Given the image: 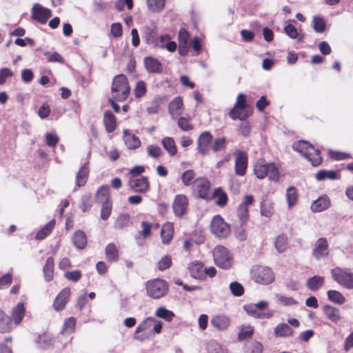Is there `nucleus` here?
<instances>
[{"label":"nucleus","instance_id":"obj_1","mask_svg":"<svg viewBox=\"0 0 353 353\" xmlns=\"http://www.w3.org/2000/svg\"><path fill=\"white\" fill-rule=\"evenodd\" d=\"M162 323L153 317H148L141 321L137 327L134 339L143 342L150 339L155 334L161 333Z\"/></svg>","mask_w":353,"mask_h":353},{"label":"nucleus","instance_id":"obj_2","mask_svg":"<svg viewBox=\"0 0 353 353\" xmlns=\"http://www.w3.org/2000/svg\"><path fill=\"white\" fill-rule=\"evenodd\" d=\"M111 92L114 99L117 101H124L128 99L130 93V86L125 75L119 74L114 77Z\"/></svg>","mask_w":353,"mask_h":353},{"label":"nucleus","instance_id":"obj_3","mask_svg":"<svg viewBox=\"0 0 353 353\" xmlns=\"http://www.w3.org/2000/svg\"><path fill=\"white\" fill-rule=\"evenodd\" d=\"M254 174L258 179H263L268 176L269 180L278 182L280 173L278 168L274 163H265L264 160H259L254 165Z\"/></svg>","mask_w":353,"mask_h":353},{"label":"nucleus","instance_id":"obj_4","mask_svg":"<svg viewBox=\"0 0 353 353\" xmlns=\"http://www.w3.org/2000/svg\"><path fill=\"white\" fill-rule=\"evenodd\" d=\"M214 264L221 269L230 270L234 264V257L230 251L222 245L215 246L212 250Z\"/></svg>","mask_w":353,"mask_h":353},{"label":"nucleus","instance_id":"obj_5","mask_svg":"<svg viewBox=\"0 0 353 353\" xmlns=\"http://www.w3.org/2000/svg\"><path fill=\"white\" fill-rule=\"evenodd\" d=\"M252 114V109L246 101V96L240 93L236 97L234 107L230 110L228 115L232 120H246Z\"/></svg>","mask_w":353,"mask_h":353},{"label":"nucleus","instance_id":"obj_6","mask_svg":"<svg viewBox=\"0 0 353 353\" xmlns=\"http://www.w3.org/2000/svg\"><path fill=\"white\" fill-rule=\"evenodd\" d=\"M145 290L148 296L153 299H159L168 294L169 285L165 280L156 278L145 283Z\"/></svg>","mask_w":353,"mask_h":353},{"label":"nucleus","instance_id":"obj_7","mask_svg":"<svg viewBox=\"0 0 353 353\" xmlns=\"http://www.w3.org/2000/svg\"><path fill=\"white\" fill-rule=\"evenodd\" d=\"M210 188V181L206 177L199 176L193 181L191 194L197 199L211 200Z\"/></svg>","mask_w":353,"mask_h":353},{"label":"nucleus","instance_id":"obj_8","mask_svg":"<svg viewBox=\"0 0 353 353\" xmlns=\"http://www.w3.org/2000/svg\"><path fill=\"white\" fill-rule=\"evenodd\" d=\"M210 229L211 232L219 239H226L231 233L229 223L219 214L214 216L211 220Z\"/></svg>","mask_w":353,"mask_h":353},{"label":"nucleus","instance_id":"obj_9","mask_svg":"<svg viewBox=\"0 0 353 353\" xmlns=\"http://www.w3.org/2000/svg\"><path fill=\"white\" fill-rule=\"evenodd\" d=\"M333 279L344 288L353 290V273L336 267L331 271Z\"/></svg>","mask_w":353,"mask_h":353},{"label":"nucleus","instance_id":"obj_10","mask_svg":"<svg viewBox=\"0 0 353 353\" xmlns=\"http://www.w3.org/2000/svg\"><path fill=\"white\" fill-rule=\"evenodd\" d=\"M254 201L255 199L252 195L246 194L244 196L243 201L238 206L236 215L241 228H243L247 224L250 219L248 207L253 205Z\"/></svg>","mask_w":353,"mask_h":353},{"label":"nucleus","instance_id":"obj_11","mask_svg":"<svg viewBox=\"0 0 353 353\" xmlns=\"http://www.w3.org/2000/svg\"><path fill=\"white\" fill-rule=\"evenodd\" d=\"M252 279L259 284L268 285L274 281V274L268 267L258 266L252 272Z\"/></svg>","mask_w":353,"mask_h":353},{"label":"nucleus","instance_id":"obj_12","mask_svg":"<svg viewBox=\"0 0 353 353\" xmlns=\"http://www.w3.org/2000/svg\"><path fill=\"white\" fill-rule=\"evenodd\" d=\"M234 172L236 175L243 176L247 172L248 165V155L247 152L236 150L234 152Z\"/></svg>","mask_w":353,"mask_h":353},{"label":"nucleus","instance_id":"obj_13","mask_svg":"<svg viewBox=\"0 0 353 353\" xmlns=\"http://www.w3.org/2000/svg\"><path fill=\"white\" fill-rule=\"evenodd\" d=\"M52 16V11L39 3H34L32 8V18L41 24H46Z\"/></svg>","mask_w":353,"mask_h":353},{"label":"nucleus","instance_id":"obj_14","mask_svg":"<svg viewBox=\"0 0 353 353\" xmlns=\"http://www.w3.org/2000/svg\"><path fill=\"white\" fill-rule=\"evenodd\" d=\"M129 187L135 192L145 194L150 188V183L148 177L141 176L137 178H130L128 180Z\"/></svg>","mask_w":353,"mask_h":353},{"label":"nucleus","instance_id":"obj_15","mask_svg":"<svg viewBox=\"0 0 353 353\" xmlns=\"http://www.w3.org/2000/svg\"><path fill=\"white\" fill-rule=\"evenodd\" d=\"M188 205L189 200L186 195L183 194L176 195L172 203V209L175 216L178 217L183 216L186 213Z\"/></svg>","mask_w":353,"mask_h":353},{"label":"nucleus","instance_id":"obj_16","mask_svg":"<svg viewBox=\"0 0 353 353\" xmlns=\"http://www.w3.org/2000/svg\"><path fill=\"white\" fill-rule=\"evenodd\" d=\"M213 136L209 131H204L199 135L197 140V150L201 155L208 154L212 143Z\"/></svg>","mask_w":353,"mask_h":353},{"label":"nucleus","instance_id":"obj_17","mask_svg":"<svg viewBox=\"0 0 353 353\" xmlns=\"http://www.w3.org/2000/svg\"><path fill=\"white\" fill-rule=\"evenodd\" d=\"M312 256L317 260L329 255V244L325 238L321 237L314 244Z\"/></svg>","mask_w":353,"mask_h":353},{"label":"nucleus","instance_id":"obj_18","mask_svg":"<svg viewBox=\"0 0 353 353\" xmlns=\"http://www.w3.org/2000/svg\"><path fill=\"white\" fill-rule=\"evenodd\" d=\"M71 289L66 287L61 290L55 297L53 302V308L57 312L62 311L70 301Z\"/></svg>","mask_w":353,"mask_h":353},{"label":"nucleus","instance_id":"obj_19","mask_svg":"<svg viewBox=\"0 0 353 353\" xmlns=\"http://www.w3.org/2000/svg\"><path fill=\"white\" fill-rule=\"evenodd\" d=\"M152 46L161 49L166 48L170 52H174L177 47L176 42L171 41V36L168 34L158 36Z\"/></svg>","mask_w":353,"mask_h":353},{"label":"nucleus","instance_id":"obj_20","mask_svg":"<svg viewBox=\"0 0 353 353\" xmlns=\"http://www.w3.org/2000/svg\"><path fill=\"white\" fill-rule=\"evenodd\" d=\"M143 64L149 73L160 74L163 72V66L160 61L154 57L148 56L144 58Z\"/></svg>","mask_w":353,"mask_h":353},{"label":"nucleus","instance_id":"obj_21","mask_svg":"<svg viewBox=\"0 0 353 353\" xmlns=\"http://www.w3.org/2000/svg\"><path fill=\"white\" fill-rule=\"evenodd\" d=\"M211 325L216 330L223 331L227 330L230 325V319L225 314H217L210 320Z\"/></svg>","mask_w":353,"mask_h":353},{"label":"nucleus","instance_id":"obj_22","mask_svg":"<svg viewBox=\"0 0 353 353\" xmlns=\"http://www.w3.org/2000/svg\"><path fill=\"white\" fill-rule=\"evenodd\" d=\"M204 268L203 263L199 261L192 262L188 267L190 275L200 281H205Z\"/></svg>","mask_w":353,"mask_h":353},{"label":"nucleus","instance_id":"obj_23","mask_svg":"<svg viewBox=\"0 0 353 353\" xmlns=\"http://www.w3.org/2000/svg\"><path fill=\"white\" fill-rule=\"evenodd\" d=\"M89 163L85 162L76 174V185L79 188L84 186L89 178Z\"/></svg>","mask_w":353,"mask_h":353},{"label":"nucleus","instance_id":"obj_24","mask_svg":"<svg viewBox=\"0 0 353 353\" xmlns=\"http://www.w3.org/2000/svg\"><path fill=\"white\" fill-rule=\"evenodd\" d=\"M103 123L107 132L112 133L117 128V119L115 115L110 111L106 110L103 114Z\"/></svg>","mask_w":353,"mask_h":353},{"label":"nucleus","instance_id":"obj_25","mask_svg":"<svg viewBox=\"0 0 353 353\" xmlns=\"http://www.w3.org/2000/svg\"><path fill=\"white\" fill-rule=\"evenodd\" d=\"M330 206V200L326 195L319 197L311 205V210L314 212H320L327 210Z\"/></svg>","mask_w":353,"mask_h":353},{"label":"nucleus","instance_id":"obj_26","mask_svg":"<svg viewBox=\"0 0 353 353\" xmlns=\"http://www.w3.org/2000/svg\"><path fill=\"white\" fill-rule=\"evenodd\" d=\"M217 199L215 203L220 208L225 207L228 202V196L226 192L221 188H216L214 189L211 199Z\"/></svg>","mask_w":353,"mask_h":353},{"label":"nucleus","instance_id":"obj_27","mask_svg":"<svg viewBox=\"0 0 353 353\" xmlns=\"http://www.w3.org/2000/svg\"><path fill=\"white\" fill-rule=\"evenodd\" d=\"M105 259L109 263H115L119 259V251L113 243H108L105 248Z\"/></svg>","mask_w":353,"mask_h":353},{"label":"nucleus","instance_id":"obj_28","mask_svg":"<svg viewBox=\"0 0 353 353\" xmlns=\"http://www.w3.org/2000/svg\"><path fill=\"white\" fill-rule=\"evenodd\" d=\"M26 314V308L23 303H19L12 310L11 319L15 325H19Z\"/></svg>","mask_w":353,"mask_h":353},{"label":"nucleus","instance_id":"obj_29","mask_svg":"<svg viewBox=\"0 0 353 353\" xmlns=\"http://www.w3.org/2000/svg\"><path fill=\"white\" fill-rule=\"evenodd\" d=\"M274 336L276 337H290L294 335L293 329L287 323H281L274 327Z\"/></svg>","mask_w":353,"mask_h":353},{"label":"nucleus","instance_id":"obj_30","mask_svg":"<svg viewBox=\"0 0 353 353\" xmlns=\"http://www.w3.org/2000/svg\"><path fill=\"white\" fill-rule=\"evenodd\" d=\"M157 28L156 26H145L143 34L144 42L148 45L153 46L157 38Z\"/></svg>","mask_w":353,"mask_h":353},{"label":"nucleus","instance_id":"obj_31","mask_svg":"<svg viewBox=\"0 0 353 353\" xmlns=\"http://www.w3.org/2000/svg\"><path fill=\"white\" fill-rule=\"evenodd\" d=\"M174 235V225L172 223L168 222L163 225L161 231V237L163 244L170 243Z\"/></svg>","mask_w":353,"mask_h":353},{"label":"nucleus","instance_id":"obj_32","mask_svg":"<svg viewBox=\"0 0 353 353\" xmlns=\"http://www.w3.org/2000/svg\"><path fill=\"white\" fill-rule=\"evenodd\" d=\"M74 245L78 250H83L87 245V236L82 230L76 231L72 238Z\"/></svg>","mask_w":353,"mask_h":353},{"label":"nucleus","instance_id":"obj_33","mask_svg":"<svg viewBox=\"0 0 353 353\" xmlns=\"http://www.w3.org/2000/svg\"><path fill=\"white\" fill-rule=\"evenodd\" d=\"M55 225L56 220L53 219L37 232L35 236V239L39 241L43 240L52 233Z\"/></svg>","mask_w":353,"mask_h":353},{"label":"nucleus","instance_id":"obj_34","mask_svg":"<svg viewBox=\"0 0 353 353\" xmlns=\"http://www.w3.org/2000/svg\"><path fill=\"white\" fill-rule=\"evenodd\" d=\"M183 99L180 97H175L169 104L168 109L170 114L174 116H179L183 111Z\"/></svg>","mask_w":353,"mask_h":353},{"label":"nucleus","instance_id":"obj_35","mask_svg":"<svg viewBox=\"0 0 353 353\" xmlns=\"http://www.w3.org/2000/svg\"><path fill=\"white\" fill-rule=\"evenodd\" d=\"M95 199L97 203L101 204L105 203L106 202H112L110 200L109 186H101L95 194Z\"/></svg>","mask_w":353,"mask_h":353},{"label":"nucleus","instance_id":"obj_36","mask_svg":"<svg viewBox=\"0 0 353 353\" xmlns=\"http://www.w3.org/2000/svg\"><path fill=\"white\" fill-rule=\"evenodd\" d=\"M292 148L294 150L303 154L306 157L309 151L314 152V146L306 141H299L293 143Z\"/></svg>","mask_w":353,"mask_h":353},{"label":"nucleus","instance_id":"obj_37","mask_svg":"<svg viewBox=\"0 0 353 353\" xmlns=\"http://www.w3.org/2000/svg\"><path fill=\"white\" fill-rule=\"evenodd\" d=\"M54 259L52 256L47 259L43 269L45 280L47 282L51 281L54 278Z\"/></svg>","mask_w":353,"mask_h":353},{"label":"nucleus","instance_id":"obj_38","mask_svg":"<svg viewBox=\"0 0 353 353\" xmlns=\"http://www.w3.org/2000/svg\"><path fill=\"white\" fill-rule=\"evenodd\" d=\"M12 330V319L3 311L0 310V333L4 334Z\"/></svg>","mask_w":353,"mask_h":353},{"label":"nucleus","instance_id":"obj_39","mask_svg":"<svg viewBox=\"0 0 353 353\" xmlns=\"http://www.w3.org/2000/svg\"><path fill=\"white\" fill-rule=\"evenodd\" d=\"M163 148L168 152L170 157H174L177 153V147L173 138L167 137L161 141Z\"/></svg>","mask_w":353,"mask_h":353},{"label":"nucleus","instance_id":"obj_40","mask_svg":"<svg viewBox=\"0 0 353 353\" xmlns=\"http://www.w3.org/2000/svg\"><path fill=\"white\" fill-rule=\"evenodd\" d=\"M323 310L326 317L331 321L337 322L341 319L340 311L338 308L325 305Z\"/></svg>","mask_w":353,"mask_h":353},{"label":"nucleus","instance_id":"obj_41","mask_svg":"<svg viewBox=\"0 0 353 353\" xmlns=\"http://www.w3.org/2000/svg\"><path fill=\"white\" fill-rule=\"evenodd\" d=\"M324 283V278L321 276L315 275L307 279L306 285L312 291L319 290Z\"/></svg>","mask_w":353,"mask_h":353},{"label":"nucleus","instance_id":"obj_42","mask_svg":"<svg viewBox=\"0 0 353 353\" xmlns=\"http://www.w3.org/2000/svg\"><path fill=\"white\" fill-rule=\"evenodd\" d=\"M37 343L42 349L47 350L53 345V340L51 335L43 333L38 336Z\"/></svg>","mask_w":353,"mask_h":353},{"label":"nucleus","instance_id":"obj_43","mask_svg":"<svg viewBox=\"0 0 353 353\" xmlns=\"http://www.w3.org/2000/svg\"><path fill=\"white\" fill-rule=\"evenodd\" d=\"M298 192L295 187L290 186L286 190L288 205L290 208L296 204L298 201Z\"/></svg>","mask_w":353,"mask_h":353},{"label":"nucleus","instance_id":"obj_44","mask_svg":"<svg viewBox=\"0 0 353 353\" xmlns=\"http://www.w3.org/2000/svg\"><path fill=\"white\" fill-rule=\"evenodd\" d=\"M305 158L307 159L308 161L314 166H318L321 165L323 161L320 150L318 149H315L314 148V152L309 151V152L307 153V156Z\"/></svg>","mask_w":353,"mask_h":353},{"label":"nucleus","instance_id":"obj_45","mask_svg":"<svg viewBox=\"0 0 353 353\" xmlns=\"http://www.w3.org/2000/svg\"><path fill=\"white\" fill-rule=\"evenodd\" d=\"M254 334V327L251 325H242L239 328L238 334L239 341H244L252 337Z\"/></svg>","mask_w":353,"mask_h":353},{"label":"nucleus","instance_id":"obj_46","mask_svg":"<svg viewBox=\"0 0 353 353\" xmlns=\"http://www.w3.org/2000/svg\"><path fill=\"white\" fill-rule=\"evenodd\" d=\"M130 223V216L128 214H121L117 217L114 226L119 230H122L128 227Z\"/></svg>","mask_w":353,"mask_h":353},{"label":"nucleus","instance_id":"obj_47","mask_svg":"<svg viewBox=\"0 0 353 353\" xmlns=\"http://www.w3.org/2000/svg\"><path fill=\"white\" fill-rule=\"evenodd\" d=\"M155 315L157 317L163 319L168 322L172 321L175 316V314L173 313V312L167 310L164 307H159L155 312Z\"/></svg>","mask_w":353,"mask_h":353},{"label":"nucleus","instance_id":"obj_48","mask_svg":"<svg viewBox=\"0 0 353 353\" xmlns=\"http://www.w3.org/2000/svg\"><path fill=\"white\" fill-rule=\"evenodd\" d=\"M288 241V236L284 234H279L276 237L274 246L279 252H283L286 250Z\"/></svg>","mask_w":353,"mask_h":353},{"label":"nucleus","instance_id":"obj_49","mask_svg":"<svg viewBox=\"0 0 353 353\" xmlns=\"http://www.w3.org/2000/svg\"><path fill=\"white\" fill-rule=\"evenodd\" d=\"M196 172L194 170L190 169L183 172L181 176V182L184 186H190L192 185L193 179H194Z\"/></svg>","mask_w":353,"mask_h":353},{"label":"nucleus","instance_id":"obj_50","mask_svg":"<svg viewBox=\"0 0 353 353\" xmlns=\"http://www.w3.org/2000/svg\"><path fill=\"white\" fill-rule=\"evenodd\" d=\"M314 30L317 33H322L326 28V23L321 17L314 16L312 20Z\"/></svg>","mask_w":353,"mask_h":353},{"label":"nucleus","instance_id":"obj_51","mask_svg":"<svg viewBox=\"0 0 353 353\" xmlns=\"http://www.w3.org/2000/svg\"><path fill=\"white\" fill-rule=\"evenodd\" d=\"M327 294L328 299L332 302L343 304L345 301V296L339 291L331 290Z\"/></svg>","mask_w":353,"mask_h":353},{"label":"nucleus","instance_id":"obj_52","mask_svg":"<svg viewBox=\"0 0 353 353\" xmlns=\"http://www.w3.org/2000/svg\"><path fill=\"white\" fill-rule=\"evenodd\" d=\"M147 4L150 10L153 12H159L163 9L165 0H147Z\"/></svg>","mask_w":353,"mask_h":353},{"label":"nucleus","instance_id":"obj_53","mask_svg":"<svg viewBox=\"0 0 353 353\" xmlns=\"http://www.w3.org/2000/svg\"><path fill=\"white\" fill-rule=\"evenodd\" d=\"M76 319L74 317H70L65 320L63 326V332L71 334L73 333L76 327Z\"/></svg>","mask_w":353,"mask_h":353},{"label":"nucleus","instance_id":"obj_54","mask_svg":"<svg viewBox=\"0 0 353 353\" xmlns=\"http://www.w3.org/2000/svg\"><path fill=\"white\" fill-rule=\"evenodd\" d=\"M146 92L147 88L145 83L142 80L137 81L134 89V94L135 97L141 98L145 95Z\"/></svg>","mask_w":353,"mask_h":353},{"label":"nucleus","instance_id":"obj_55","mask_svg":"<svg viewBox=\"0 0 353 353\" xmlns=\"http://www.w3.org/2000/svg\"><path fill=\"white\" fill-rule=\"evenodd\" d=\"M227 141L225 137L216 138L213 141L212 150L214 152L225 150L226 148Z\"/></svg>","mask_w":353,"mask_h":353},{"label":"nucleus","instance_id":"obj_56","mask_svg":"<svg viewBox=\"0 0 353 353\" xmlns=\"http://www.w3.org/2000/svg\"><path fill=\"white\" fill-rule=\"evenodd\" d=\"M125 142L128 148L130 150L137 149L141 145L139 139L134 134H129L126 137Z\"/></svg>","mask_w":353,"mask_h":353},{"label":"nucleus","instance_id":"obj_57","mask_svg":"<svg viewBox=\"0 0 353 353\" xmlns=\"http://www.w3.org/2000/svg\"><path fill=\"white\" fill-rule=\"evenodd\" d=\"M337 177L336 171L334 170H320L316 174V178L319 181H323L325 179H335Z\"/></svg>","mask_w":353,"mask_h":353},{"label":"nucleus","instance_id":"obj_58","mask_svg":"<svg viewBox=\"0 0 353 353\" xmlns=\"http://www.w3.org/2000/svg\"><path fill=\"white\" fill-rule=\"evenodd\" d=\"M229 288L232 294L235 296H241L244 294L243 286L237 281L230 283Z\"/></svg>","mask_w":353,"mask_h":353},{"label":"nucleus","instance_id":"obj_59","mask_svg":"<svg viewBox=\"0 0 353 353\" xmlns=\"http://www.w3.org/2000/svg\"><path fill=\"white\" fill-rule=\"evenodd\" d=\"M177 124L183 131H190L194 128L193 125L190 123V118L181 117L178 119Z\"/></svg>","mask_w":353,"mask_h":353},{"label":"nucleus","instance_id":"obj_60","mask_svg":"<svg viewBox=\"0 0 353 353\" xmlns=\"http://www.w3.org/2000/svg\"><path fill=\"white\" fill-rule=\"evenodd\" d=\"M172 261L170 255H165L158 262L157 268L160 271L165 270L172 266Z\"/></svg>","mask_w":353,"mask_h":353},{"label":"nucleus","instance_id":"obj_61","mask_svg":"<svg viewBox=\"0 0 353 353\" xmlns=\"http://www.w3.org/2000/svg\"><path fill=\"white\" fill-rule=\"evenodd\" d=\"M112 202H106L105 203L102 204V208L100 212L101 219L104 221L108 220L112 213Z\"/></svg>","mask_w":353,"mask_h":353},{"label":"nucleus","instance_id":"obj_62","mask_svg":"<svg viewBox=\"0 0 353 353\" xmlns=\"http://www.w3.org/2000/svg\"><path fill=\"white\" fill-rule=\"evenodd\" d=\"M63 276L67 280L74 283H77L81 279L82 274L80 270H75L70 272H65Z\"/></svg>","mask_w":353,"mask_h":353},{"label":"nucleus","instance_id":"obj_63","mask_svg":"<svg viewBox=\"0 0 353 353\" xmlns=\"http://www.w3.org/2000/svg\"><path fill=\"white\" fill-rule=\"evenodd\" d=\"M153 224L148 221L141 222L142 230L139 232V235L143 239H146L151 235V230Z\"/></svg>","mask_w":353,"mask_h":353},{"label":"nucleus","instance_id":"obj_64","mask_svg":"<svg viewBox=\"0 0 353 353\" xmlns=\"http://www.w3.org/2000/svg\"><path fill=\"white\" fill-rule=\"evenodd\" d=\"M263 345L261 343L254 341L247 345L245 353H262Z\"/></svg>","mask_w":353,"mask_h":353}]
</instances>
